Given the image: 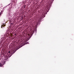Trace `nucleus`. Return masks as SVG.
Listing matches in <instances>:
<instances>
[{"label": "nucleus", "mask_w": 74, "mask_h": 74, "mask_svg": "<svg viewBox=\"0 0 74 74\" xmlns=\"http://www.w3.org/2000/svg\"><path fill=\"white\" fill-rule=\"evenodd\" d=\"M28 43H29L28 42H26L23 45H21V46L20 47H19V48H18V49H17V50L18 49H19V48H21V47H22L24 46V45H25V44H27Z\"/></svg>", "instance_id": "nucleus-1"}, {"label": "nucleus", "mask_w": 74, "mask_h": 74, "mask_svg": "<svg viewBox=\"0 0 74 74\" xmlns=\"http://www.w3.org/2000/svg\"><path fill=\"white\" fill-rule=\"evenodd\" d=\"M4 26H5V25H2L1 26V28H3L4 27Z\"/></svg>", "instance_id": "nucleus-3"}, {"label": "nucleus", "mask_w": 74, "mask_h": 74, "mask_svg": "<svg viewBox=\"0 0 74 74\" xmlns=\"http://www.w3.org/2000/svg\"><path fill=\"white\" fill-rule=\"evenodd\" d=\"M3 13L1 12L0 13V15H1V14H2Z\"/></svg>", "instance_id": "nucleus-5"}, {"label": "nucleus", "mask_w": 74, "mask_h": 74, "mask_svg": "<svg viewBox=\"0 0 74 74\" xmlns=\"http://www.w3.org/2000/svg\"><path fill=\"white\" fill-rule=\"evenodd\" d=\"M10 51H9V52L7 53V56H9V58L11 56V55H10Z\"/></svg>", "instance_id": "nucleus-2"}, {"label": "nucleus", "mask_w": 74, "mask_h": 74, "mask_svg": "<svg viewBox=\"0 0 74 74\" xmlns=\"http://www.w3.org/2000/svg\"><path fill=\"white\" fill-rule=\"evenodd\" d=\"M14 53H15V52H14Z\"/></svg>", "instance_id": "nucleus-6"}, {"label": "nucleus", "mask_w": 74, "mask_h": 74, "mask_svg": "<svg viewBox=\"0 0 74 74\" xmlns=\"http://www.w3.org/2000/svg\"><path fill=\"white\" fill-rule=\"evenodd\" d=\"M0 67H3V64L1 63H0Z\"/></svg>", "instance_id": "nucleus-4"}]
</instances>
